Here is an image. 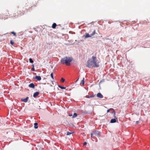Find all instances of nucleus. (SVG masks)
<instances>
[{
	"mask_svg": "<svg viewBox=\"0 0 150 150\" xmlns=\"http://www.w3.org/2000/svg\"><path fill=\"white\" fill-rule=\"evenodd\" d=\"M99 62L95 56L87 61V66L89 68L98 67L99 66Z\"/></svg>",
	"mask_w": 150,
	"mask_h": 150,
	"instance_id": "obj_1",
	"label": "nucleus"
},
{
	"mask_svg": "<svg viewBox=\"0 0 150 150\" xmlns=\"http://www.w3.org/2000/svg\"><path fill=\"white\" fill-rule=\"evenodd\" d=\"M72 58L71 57H65L61 59L60 62L62 64H65L67 66H69L70 64V62L72 61Z\"/></svg>",
	"mask_w": 150,
	"mask_h": 150,
	"instance_id": "obj_2",
	"label": "nucleus"
},
{
	"mask_svg": "<svg viewBox=\"0 0 150 150\" xmlns=\"http://www.w3.org/2000/svg\"><path fill=\"white\" fill-rule=\"evenodd\" d=\"M100 132L98 131H95L93 132L91 134V137L94 139L95 136H97L100 135Z\"/></svg>",
	"mask_w": 150,
	"mask_h": 150,
	"instance_id": "obj_3",
	"label": "nucleus"
},
{
	"mask_svg": "<svg viewBox=\"0 0 150 150\" xmlns=\"http://www.w3.org/2000/svg\"><path fill=\"white\" fill-rule=\"evenodd\" d=\"M96 33V30H94L92 34L89 35L88 33H85V38H88L91 37L92 36L94 35Z\"/></svg>",
	"mask_w": 150,
	"mask_h": 150,
	"instance_id": "obj_4",
	"label": "nucleus"
},
{
	"mask_svg": "<svg viewBox=\"0 0 150 150\" xmlns=\"http://www.w3.org/2000/svg\"><path fill=\"white\" fill-rule=\"evenodd\" d=\"M97 96L98 98H103V96L100 93H99L97 94Z\"/></svg>",
	"mask_w": 150,
	"mask_h": 150,
	"instance_id": "obj_5",
	"label": "nucleus"
},
{
	"mask_svg": "<svg viewBox=\"0 0 150 150\" xmlns=\"http://www.w3.org/2000/svg\"><path fill=\"white\" fill-rule=\"evenodd\" d=\"M28 98H29L28 97H27L25 99H21V100L22 102H23L26 103L27 102Z\"/></svg>",
	"mask_w": 150,
	"mask_h": 150,
	"instance_id": "obj_6",
	"label": "nucleus"
},
{
	"mask_svg": "<svg viewBox=\"0 0 150 150\" xmlns=\"http://www.w3.org/2000/svg\"><path fill=\"white\" fill-rule=\"evenodd\" d=\"M39 94V92H36L35 93H34L33 95V96L35 98L36 96H37Z\"/></svg>",
	"mask_w": 150,
	"mask_h": 150,
	"instance_id": "obj_7",
	"label": "nucleus"
},
{
	"mask_svg": "<svg viewBox=\"0 0 150 150\" xmlns=\"http://www.w3.org/2000/svg\"><path fill=\"white\" fill-rule=\"evenodd\" d=\"M35 78V79H37L38 81H40L41 79L40 76H36Z\"/></svg>",
	"mask_w": 150,
	"mask_h": 150,
	"instance_id": "obj_8",
	"label": "nucleus"
},
{
	"mask_svg": "<svg viewBox=\"0 0 150 150\" xmlns=\"http://www.w3.org/2000/svg\"><path fill=\"white\" fill-rule=\"evenodd\" d=\"M29 87L30 88H35V85L33 83H31L29 85Z\"/></svg>",
	"mask_w": 150,
	"mask_h": 150,
	"instance_id": "obj_9",
	"label": "nucleus"
},
{
	"mask_svg": "<svg viewBox=\"0 0 150 150\" xmlns=\"http://www.w3.org/2000/svg\"><path fill=\"white\" fill-rule=\"evenodd\" d=\"M94 96L93 95H91L90 96L89 95H86V98H92V97H94Z\"/></svg>",
	"mask_w": 150,
	"mask_h": 150,
	"instance_id": "obj_10",
	"label": "nucleus"
},
{
	"mask_svg": "<svg viewBox=\"0 0 150 150\" xmlns=\"http://www.w3.org/2000/svg\"><path fill=\"white\" fill-rule=\"evenodd\" d=\"M116 122V120L115 119H112L110 120V123H114Z\"/></svg>",
	"mask_w": 150,
	"mask_h": 150,
	"instance_id": "obj_11",
	"label": "nucleus"
},
{
	"mask_svg": "<svg viewBox=\"0 0 150 150\" xmlns=\"http://www.w3.org/2000/svg\"><path fill=\"white\" fill-rule=\"evenodd\" d=\"M84 78H83V79L82 80L81 83H80V85H81V84L82 85H83L84 83Z\"/></svg>",
	"mask_w": 150,
	"mask_h": 150,
	"instance_id": "obj_12",
	"label": "nucleus"
},
{
	"mask_svg": "<svg viewBox=\"0 0 150 150\" xmlns=\"http://www.w3.org/2000/svg\"><path fill=\"white\" fill-rule=\"evenodd\" d=\"M56 26L57 25L56 23H54L52 24V27L53 28H55Z\"/></svg>",
	"mask_w": 150,
	"mask_h": 150,
	"instance_id": "obj_13",
	"label": "nucleus"
},
{
	"mask_svg": "<svg viewBox=\"0 0 150 150\" xmlns=\"http://www.w3.org/2000/svg\"><path fill=\"white\" fill-rule=\"evenodd\" d=\"M38 124L37 123H35L34 124V127L35 129H37L38 128Z\"/></svg>",
	"mask_w": 150,
	"mask_h": 150,
	"instance_id": "obj_14",
	"label": "nucleus"
},
{
	"mask_svg": "<svg viewBox=\"0 0 150 150\" xmlns=\"http://www.w3.org/2000/svg\"><path fill=\"white\" fill-rule=\"evenodd\" d=\"M77 116V114L76 113H75L74 114L73 116H72V118H74L75 117H76Z\"/></svg>",
	"mask_w": 150,
	"mask_h": 150,
	"instance_id": "obj_15",
	"label": "nucleus"
},
{
	"mask_svg": "<svg viewBox=\"0 0 150 150\" xmlns=\"http://www.w3.org/2000/svg\"><path fill=\"white\" fill-rule=\"evenodd\" d=\"M58 87L62 89H65L66 88L65 87L62 86L60 85H59Z\"/></svg>",
	"mask_w": 150,
	"mask_h": 150,
	"instance_id": "obj_16",
	"label": "nucleus"
},
{
	"mask_svg": "<svg viewBox=\"0 0 150 150\" xmlns=\"http://www.w3.org/2000/svg\"><path fill=\"white\" fill-rule=\"evenodd\" d=\"M73 133V132H67V135H69L71 134H72Z\"/></svg>",
	"mask_w": 150,
	"mask_h": 150,
	"instance_id": "obj_17",
	"label": "nucleus"
},
{
	"mask_svg": "<svg viewBox=\"0 0 150 150\" xmlns=\"http://www.w3.org/2000/svg\"><path fill=\"white\" fill-rule=\"evenodd\" d=\"M29 61L30 63H33V61L31 58H30L29 59Z\"/></svg>",
	"mask_w": 150,
	"mask_h": 150,
	"instance_id": "obj_18",
	"label": "nucleus"
},
{
	"mask_svg": "<svg viewBox=\"0 0 150 150\" xmlns=\"http://www.w3.org/2000/svg\"><path fill=\"white\" fill-rule=\"evenodd\" d=\"M10 43L12 45H13L14 44V42L12 40H11L10 41Z\"/></svg>",
	"mask_w": 150,
	"mask_h": 150,
	"instance_id": "obj_19",
	"label": "nucleus"
},
{
	"mask_svg": "<svg viewBox=\"0 0 150 150\" xmlns=\"http://www.w3.org/2000/svg\"><path fill=\"white\" fill-rule=\"evenodd\" d=\"M65 81V79L63 78H61V81L62 82H64Z\"/></svg>",
	"mask_w": 150,
	"mask_h": 150,
	"instance_id": "obj_20",
	"label": "nucleus"
},
{
	"mask_svg": "<svg viewBox=\"0 0 150 150\" xmlns=\"http://www.w3.org/2000/svg\"><path fill=\"white\" fill-rule=\"evenodd\" d=\"M50 76L51 77V78L53 79H54V78H53V73H52L51 74H50Z\"/></svg>",
	"mask_w": 150,
	"mask_h": 150,
	"instance_id": "obj_21",
	"label": "nucleus"
},
{
	"mask_svg": "<svg viewBox=\"0 0 150 150\" xmlns=\"http://www.w3.org/2000/svg\"><path fill=\"white\" fill-rule=\"evenodd\" d=\"M11 33L13 34L14 35H16V33L14 32H11Z\"/></svg>",
	"mask_w": 150,
	"mask_h": 150,
	"instance_id": "obj_22",
	"label": "nucleus"
},
{
	"mask_svg": "<svg viewBox=\"0 0 150 150\" xmlns=\"http://www.w3.org/2000/svg\"><path fill=\"white\" fill-rule=\"evenodd\" d=\"M110 110H113V109H112V108H111V109H110L108 110H107V112H110Z\"/></svg>",
	"mask_w": 150,
	"mask_h": 150,
	"instance_id": "obj_23",
	"label": "nucleus"
},
{
	"mask_svg": "<svg viewBox=\"0 0 150 150\" xmlns=\"http://www.w3.org/2000/svg\"><path fill=\"white\" fill-rule=\"evenodd\" d=\"M33 67L32 69L31 70L32 71H35V69H34V65H33Z\"/></svg>",
	"mask_w": 150,
	"mask_h": 150,
	"instance_id": "obj_24",
	"label": "nucleus"
},
{
	"mask_svg": "<svg viewBox=\"0 0 150 150\" xmlns=\"http://www.w3.org/2000/svg\"><path fill=\"white\" fill-rule=\"evenodd\" d=\"M86 144H87V143H86V142H84V143H83V146L85 145H86Z\"/></svg>",
	"mask_w": 150,
	"mask_h": 150,
	"instance_id": "obj_25",
	"label": "nucleus"
},
{
	"mask_svg": "<svg viewBox=\"0 0 150 150\" xmlns=\"http://www.w3.org/2000/svg\"><path fill=\"white\" fill-rule=\"evenodd\" d=\"M78 79L77 80H76V82L77 81H78Z\"/></svg>",
	"mask_w": 150,
	"mask_h": 150,
	"instance_id": "obj_26",
	"label": "nucleus"
},
{
	"mask_svg": "<svg viewBox=\"0 0 150 150\" xmlns=\"http://www.w3.org/2000/svg\"><path fill=\"white\" fill-rule=\"evenodd\" d=\"M136 122H137V123H138V121H137Z\"/></svg>",
	"mask_w": 150,
	"mask_h": 150,
	"instance_id": "obj_27",
	"label": "nucleus"
},
{
	"mask_svg": "<svg viewBox=\"0 0 150 150\" xmlns=\"http://www.w3.org/2000/svg\"><path fill=\"white\" fill-rule=\"evenodd\" d=\"M71 115H69V116H71Z\"/></svg>",
	"mask_w": 150,
	"mask_h": 150,
	"instance_id": "obj_28",
	"label": "nucleus"
},
{
	"mask_svg": "<svg viewBox=\"0 0 150 150\" xmlns=\"http://www.w3.org/2000/svg\"><path fill=\"white\" fill-rule=\"evenodd\" d=\"M116 119L117 120V118H116Z\"/></svg>",
	"mask_w": 150,
	"mask_h": 150,
	"instance_id": "obj_29",
	"label": "nucleus"
}]
</instances>
